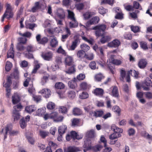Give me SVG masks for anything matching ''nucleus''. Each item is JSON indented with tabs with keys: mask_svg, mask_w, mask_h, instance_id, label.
I'll return each mask as SVG.
<instances>
[{
	"mask_svg": "<svg viewBox=\"0 0 152 152\" xmlns=\"http://www.w3.org/2000/svg\"><path fill=\"white\" fill-rule=\"evenodd\" d=\"M107 28L106 25L102 24L95 26L93 29L96 30L95 34L96 36L99 37L103 36Z\"/></svg>",
	"mask_w": 152,
	"mask_h": 152,
	"instance_id": "nucleus-1",
	"label": "nucleus"
},
{
	"mask_svg": "<svg viewBox=\"0 0 152 152\" xmlns=\"http://www.w3.org/2000/svg\"><path fill=\"white\" fill-rule=\"evenodd\" d=\"M104 113V111L102 110H96L95 111H91L89 112V115L95 118L102 117Z\"/></svg>",
	"mask_w": 152,
	"mask_h": 152,
	"instance_id": "nucleus-2",
	"label": "nucleus"
},
{
	"mask_svg": "<svg viewBox=\"0 0 152 152\" xmlns=\"http://www.w3.org/2000/svg\"><path fill=\"white\" fill-rule=\"evenodd\" d=\"M50 118L56 122L62 121L64 117L62 116L59 115L58 113L56 112H53L50 113Z\"/></svg>",
	"mask_w": 152,
	"mask_h": 152,
	"instance_id": "nucleus-3",
	"label": "nucleus"
},
{
	"mask_svg": "<svg viewBox=\"0 0 152 152\" xmlns=\"http://www.w3.org/2000/svg\"><path fill=\"white\" fill-rule=\"evenodd\" d=\"M53 53L51 51L43 52L41 54L42 58L45 60L50 61L52 60L53 57Z\"/></svg>",
	"mask_w": 152,
	"mask_h": 152,
	"instance_id": "nucleus-4",
	"label": "nucleus"
},
{
	"mask_svg": "<svg viewBox=\"0 0 152 152\" xmlns=\"http://www.w3.org/2000/svg\"><path fill=\"white\" fill-rule=\"evenodd\" d=\"M25 51L28 52L26 54V57L28 58H32L33 57L32 54L30 53L33 52L34 51V46L31 45H27L25 47Z\"/></svg>",
	"mask_w": 152,
	"mask_h": 152,
	"instance_id": "nucleus-5",
	"label": "nucleus"
},
{
	"mask_svg": "<svg viewBox=\"0 0 152 152\" xmlns=\"http://www.w3.org/2000/svg\"><path fill=\"white\" fill-rule=\"evenodd\" d=\"M83 147L84 148L83 149V151L84 152H86L91 149L92 146L91 140L88 138L86 139L84 141Z\"/></svg>",
	"mask_w": 152,
	"mask_h": 152,
	"instance_id": "nucleus-6",
	"label": "nucleus"
},
{
	"mask_svg": "<svg viewBox=\"0 0 152 152\" xmlns=\"http://www.w3.org/2000/svg\"><path fill=\"white\" fill-rule=\"evenodd\" d=\"M99 20V17L97 16L94 17L87 22L86 26L87 27H89L91 25L98 23Z\"/></svg>",
	"mask_w": 152,
	"mask_h": 152,
	"instance_id": "nucleus-7",
	"label": "nucleus"
},
{
	"mask_svg": "<svg viewBox=\"0 0 152 152\" xmlns=\"http://www.w3.org/2000/svg\"><path fill=\"white\" fill-rule=\"evenodd\" d=\"M91 88V85L86 82H83L80 85V89L82 90L88 91Z\"/></svg>",
	"mask_w": 152,
	"mask_h": 152,
	"instance_id": "nucleus-8",
	"label": "nucleus"
},
{
	"mask_svg": "<svg viewBox=\"0 0 152 152\" xmlns=\"http://www.w3.org/2000/svg\"><path fill=\"white\" fill-rule=\"evenodd\" d=\"M39 93L42 94L43 96L46 98H49L51 94L50 90L48 88L43 89L40 91Z\"/></svg>",
	"mask_w": 152,
	"mask_h": 152,
	"instance_id": "nucleus-9",
	"label": "nucleus"
},
{
	"mask_svg": "<svg viewBox=\"0 0 152 152\" xmlns=\"http://www.w3.org/2000/svg\"><path fill=\"white\" fill-rule=\"evenodd\" d=\"M144 84L147 87H145L144 85H142L141 87L143 88L144 90L148 91L149 90L148 86H152V82L151 80L148 77L145 79L144 82Z\"/></svg>",
	"mask_w": 152,
	"mask_h": 152,
	"instance_id": "nucleus-10",
	"label": "nucleus"
},
{
	"mask_svg": "<svg viewBox=\"0 0 152 152\" xmlns=\"http://www.w3.org/2000/svg\"><path fill=\"white\" fill-rule=\"evenodd\" d=\"M12 98V103L14 104L18 103L20 100V96L17 92L14 93Z\"/></svg>",
	"mask_w": 152,
	"mask_h": 152,
	"instance_id": "nucleus-11",
	"label": "nucleus"
},
{
	"mask_svg": "<svg viewBox=\"0 0 152 152\" xmlns=\"http://www.w3.org/2000/svg\"><path fill=\"white\" fill-rule=\"evenodd\" d=\"M72 113L75 116H78L83 114L82 109L77 107L73 108L72 110Z\"/></svg>",
	"mask_w": 152,
	"mask_h": 152,
	"instance_id": "nucleus-12",
	"label": "nucleus"
},
{
	"mask_svg": "<svg viewBox=\"0 0 152 152\" xmlns=\"http://www.w3.org/2000/svg\"><path fill=\"white\" fill-rule=\"evenodd\" d=\"M120 41L117 39H115L112 42L108 43V46L109 47L116 48L118 47L120 45Z\"/></svg>",
	"mask_w": 152,
	"mask_h": 152,
	"instance_id": "nucleus-13",
	"label": "nucleus"
},
{
	"mask_svg": "<svg viewBox=\"0 0 152 152\" xmlns=\"http://www.w3.org/2000/svg\"><path fill=\"white\" fill-rule=\"evenodd\" d=\"M6 134L9 132L10 135L14 136L17 135L19 133V132L17 130L12 131V128L8 125H7L6 127Z\"/></svg>",
	"mask_w": 152,
	"mask_h": 152,
	"instance_id": "nucleus-14",
	"label": "nucleus"
},
{
	"mask_svg": "<svg viewBox=\"0 0 152 152\" xmlns=\"http://www.w3.org/2000/svg\"><path fill=\"white\" fill-rule=\"evenodd\" d=\"M65 63L66 66H70L74 65L73 59L71 56H67L65 58Z\"/></svg>",
	"mask_w": 152,
	"mask_h": 152,
	"instance_id": "nucleus-15",
	"label": "nucleus"
},
{
	"mask_svg": "<svg viewBox=\"0 0 152 152\" xmlns=\"http://www.w3.org/2000/svg\"><path fill=\"white\" fill-rule=\"evenodd\" d=\"M56 15L61 19H64L65 18V13L62 9L59 8L57 10Z\"/></svg>",
	"mask_w": 152,
	"mask_h": 152,
	"instance_id": "nucleus-16",
	"label": "nucleus"
},
{
	"mask_svg": "<svg viewBox=\"0 0 152 152\" xmlns=\"http://www.w3.org/2000/svg\"><path fill=\"white\" fill-rule=\"evenodd\" d=\"M92 93L96 96H102L104 94V91L101 88H96L92 91Z\"/></svg>",
	"mask_w": 152,
	"mask_h": 152,
	"instance_id": "nucleus-17",
	"label": "nucleus"
},
{
	"mask_svg": "<svg viewBox=\"0 0 152 152\" xmlns=\"http://www.w3.org/2000/svg\"><path fill=\"white\" fill-rule=\"evenodd\" d=\"M80 151V150L79 148L75 146H69L64 149L65 152H77Z\"/></svg>",
	"mask_w": 152,
	"mask_h": 152,
	"instance_id": "nucleus-18",
	"label": "nucleus"
},
{
	"mask_svg": "<svg viewBox=\"0 0 152 152\" xmlns=\"http://www.w3.org/2000/svg\"><path fill=\"white\" fill-rule=\"evenodd\" d=\"M70 135L71 138L74 140L81 139L82 138L83 136V135H79L76 132L73 131L71 132Z\"/></svg>",
	"mask_w": 152,
	"mask_h": 152,
	"instance_id": "nucleus-19",
	"label": "nucleus"
},
{
	"mask_svg": "<svg viewBox=\"0 0 152 152\" xmlns=\"http://www.w3.org/2000/svg\"><path fill=\"white\" fill-rule=\"evenodd\" d=\"M12 81L11 77L10 76H7L6 80V82L5 83L4 82L3 83V86L6 88H10V87L12 84Z\"/></svg>",
	"mask_w": 152,
	"mask_h": 152,
	"instance_id": "nucleus-20",
	"label": "nucleus"
},
{
	"mask_svg": "<svg viewBox=\"0 0 152 152\" xmlns=\"http://www.w3.org/2000/svg\"><path fill=\"white\" fill-rule=\"evenodd\" d=\"M147 64V62L145 59H141L139 61L138 65V67L141 69L145 68Z\"/></svg>",
	"mask_w": 152,
	"mask_h": 152,
	"instance_id": "nucleus-21",
	"label": "nucleus"
},
{
	"mask_svg": "<svg viewBox=\"0 0 152 152\" xmlns=\"http://www.w3.org/2000/svg\"><path fill=\"white\" fill-rule=\"evenodd\" d=\"M53 38L51 39L50 42V45L52 48H55L58 45V42L56 37L54 36H51Z\"/></svg>",
	"mask_w": 152,
	"mask_h": 152,
	"instance_id": "nucleus-22",
	"label": "nucleus"
},
{
	"mask_svg": "<svg viewBox=\"0 0 152 152\" xmlns=\"http://www.w3.org/2000/svg\"><path fill=\"white\" fill-rule=\"evenodd\" d=\"M103 35L102 36V37L100 40L101 43L104 44L109 42L111 40L112 38L110 35L104 36Z\"/></svg>",
	"mask_w": 152,
	"mask_h": 152,
	"instance_id": "nucleus-23",
	"label": "nucleus"
},
{
	"mask_svg": "<svg viewBox=\"0 0 152 152\" xmlns=\"http://www.w3.org/2000/svg\"><path fill=\"white\" fill-rule=\"evenodd\" d=\"M111 129L113 130L114 132L117 134H121L123 132L122 129L116 126L114 124L111 126Z\"/></svg>",
	"mask_w": 152,
	"mask_h": 152,
	"instance_id": "nucleus-24",
	"label": "nucleus"
},
{
	"mask_svg": "<svg viewBox=\"0 0 152 152\" xmlns=\"http://www.w3.org/2000/svg\"><path fill=\"white\" fill-rule=\"evenodd\" d=\"M78 42V40L77 39H75V40L72 42L71 45L69 46L68 49L69 50H74L77 45V43Z\"/></svg>",
	"mask_w": 152,
	"mask_h": 152,
	"instance_id": "nucleus-25",
	"label": "nucleus"
},
{
	"mask_svg": "<svg viewBox=\"0 0 152 152\" xmlns=\"http://www.w3.org/2000/svg\"><path fill=\"white\" fill-rule=\"evenodd\" d=\"M86 53V52L84 51L81 50H79L77 53V57L80 60H82V59L85 58Z\"/></svg>",
	"mask_w": 152,
	"mask_h": 152,
	"instance_id": "nucleus-26",
	"label": "nucleus"
},
{
	"mask_svg": "<svg viewBox=\"0 0 152 152\" xmlns=\"http://www.w3.org/2000/svg\"><path fill=\"white\" fill-rule=\"evenodd\" d=\"M113 89L111 92V95L115 97L119 96V93L118 87L116 86H112Z\"/></svg>",
	"mask_w": 152,
	"mask_h": 152,
	"instance_id": "nucleus-27",
	"label": "nucleus"
},
{
	"mask_svg": "<svg viewBox=\"0 0 152 152\" xmlns=\"http://www.w3.org/2000/svg\"><path fill=\"white\" fill-rule=\"evenodd\" d=\"M75 7L76 10L80 12L84 7V5L83 3H75Z\"/></svg>",
	"mask_w": 152,
	"mask_h": 152,
	"instance_id": "nucleus-28",
	"label": "nucleus"
},
{
	"mask_svg": "<svg viewBox=\"0 0 152 152\" xmlns=\"http://www.w3.org/2000/svg\"><path fill=\"white\" fill-rule=\"evenodd\" d=\"M25 111L28 113H31L34 112L36 110L34 105H30L26 106L25 107Z\"/></svg>",
	"mask_w": 152,
	"mask_h": 152,
	"instance_id": "nucleus-29",
	"label": "nucleus"
},
{
	"mask_svg": "<svg viewBox=\"0 0 152 152\" xmlns=\"http://www.w3.org/2000/svg\"><path fill=\"white\" fill-rule=\"evenodd\" d=\"M69 87L71 89H75L77 87L76 82L74 80H71L68 83Z\"/></svg>",
	"mask_w": 152,
	"mask_h": 152,
	"instance_id": "nucleus-30",
	"label": "nucleus"
},
{
	"mask_svg": "<svg viewBox=\"0 0 152 152\" xmlns=\"http://www.w3.org/2000/svg\"><path fill=\"white\" fill-rule=\"evenodd\" d=\"M71 21L69 23V27L70 28H75L77 27L78 25V23L77 21L75 19V20H71Z\"/></svg>",
	"mask_w": 152,
	"mask_h": 152,
	"instance_id": "nucleus-31",
	"label": "nucleus"
},
{
	"mask_svg": "<svg viewBox=\"0 0 152 152\" xmlns=\"http://www.w3.org/2000/svg\"><path fill=\"white\" fill-rule=\"evenodd\" d=\"M41 8L39 2H37L35 3L34 6L32 8L31 11L33 12H35L37 10Z\"/></svg>",
	"mask_w": 152,
	"mask_h": 152,
	"instance_id": "nucleus-32",
	"label": "nucleus"
},
{
	"mask_svg": "<svg viewBox=\"0 0 152 152\" xmlns=\"http://www.w3.org/2000/svg\"><path fill=\"white\" fill-rule=\"evenodd\" d=\"M84 33L83 32H82L81 34L82 35H81V37L82 39L85 41L88 42L89 44L93 45L94 42V39L92 38H90L89 39H88L87 38L83 35H84Z\"/></svg>",
	"mask_w": 152,
	"mask_h": 152,
	"instance_id": "nucleus-33",
	"label": "nucleus"
},
{
	"mask_svg": "<svg viewBox=\"0 0 152 152\" xmlns=\"http://www.w3.org/2000/svg\"><path fill=\"white\" fill-rule=\"evenodd\" d=\"M67 129V126L65 125H62L59 127L58 129V132L59 134H61L63 135Z\"/></svg>",
	"mask_w": 152,
	"mask_h": 152,
	"instance_id": "nucleus-34",
	"label": "nucleus"
},
{
	"mask_svg": "<svg viewBox=\"0 0 152 152\" xmlns=\"http://www.w3.org/2000/svg\"><path fill=\"white\" fill-rule=\"evenodd\" d=\"M65 85L64 83L61 82L56 83L55 85V88L56 89H62L64 88Z\"/></svg>",
	"mask_w": 152,
	"mask_h": 152,
	"instance_id": "nucleus-35",
	"label": "nucleus"
},
{
	"mask_svg": "<svg viewBox=\"0 0 152 152\" xmlns=\"http://www.w3.org/2000/svg\"><path fill=\"white\" fill-rule=\"evenodd\" d=\"M68 19H70L71 20H75L76 19L75 17V14L72 11L70 10H67Z\"/></svg>",
	"mask_w": 152,
	"mask_h": 152,
	"instance_id": "nucleus-36",
	"label": "nucleus"
},
{
	"mask_svg": "<svg viewBox=\"0 0 152 152\" xmlns=\"http://www.w3.org/2000/svg\"><path fill=\"white\" fill-rule=\"evenodd\" d=\"M112 110L113 112L118 114L119 116L120 115L121 110L118 106L117 105L113 106L112 107Z\"/></svg>",
	"mask_w": 152,
	"mask_h": 152,
	"instance_id": "nucleus-37",
	"label": "nucleus"
},
{
	"mask_svg": "<svg viewBox=\"0 0 152 152\" xmlns=\"http://www.w3.org/2000/svg\"><path fill=\"white\" fill-rule=\"evenodd\" d=\"M95 136V132L94 130L92 129L89 131H88L86 134V136L88 138H93Z\"/></svg>",
	"mask_w": 152,
	"mask_h": 152,
	"instance_id": "nucleus-38",
	"label": "nucleus"
},
{
	"mask_svg": "<svg viewBox=\"0 0 152 152\" xmlns=\"http://www.w3.org/2000/svg\"><path fill=\"white\" fill-rule=\"evenodd\" d=\"M67 95L69 98L73 99L75 97L76 94L74 91L70 90L68 92Z\"/></svg>",
	"mask_w": 152,
	"mask_h": 152,
	"instance_id": "nucleus-39",
	"label": "nucleus"
},
{
	"mask_svg": "<svg viewBox=\"0 0 152 152\" xmlns=\"http://www.w3.org/2000/svg\"><path fill=\"white\" fill-rule=\"evenodd\" d=\"M131 30L134 33L140 31V28L138 26H131L130 27Z\"/></svg>",
	"mask_w": 152,
	"mask_h": 152,
	"instance_id": "nucleus-40",
	"label": "nucleus"
},
{
	"mask_svg": "<svg viewBox=\"0 0 152 152\" xmlns=\"http://www.w3.org/2000/svg\"><path fill=\"white\" fill-rule=\"evenodd\" d=\"M121 134H118L114 132L109 136V138L111 140H113L121 137Z\"/></svg>",
	"mask_w": 152,
	"mask_h": 152,
	"instance_id": "nucleus-41",
	"label": "nucleus"
},
{
	"mask_svg": "<svg viewBox=\"0 0 152 152\" xmlns=\"http://www.w3.org/2000/svg\"><path fill=\"white\" fill-rule=\"evenodd\" d=\"M80 48L81 50L87 52L90 49L89 46L84 43H83L80 45Z\"/></svg>",
	"mask_w": 152,
	"mask_h": 152,
	"instance_id": "nucleus-42",
	"label": "nucleus"
},
{
	"mask_svg": "<svg viewBox=\"0 0 152 152\" xmlns=\"http://www.w3.org/2000/svg\"><path fill=\"white\" fill-rule=\"evenodd\" d=\"M132 7L134 10V9H139L140 10H141L142 9V7L140 4L135 1L133 2Z\"/></svg>",
	"mask_w": 152,
	"mask_h": 152,
	"instance_id": "nucleus-43",
	"label": "nucleus"
},
{
	"mask_svg": "<svg viewBox=\"0 0 152 152\" xmlns=\"http://www.w3.org/2000/svg\"><path fill=\"white\" fill-rule=\"evenodd\" d=\"M20 115L19 113H14L12 115V119L14 122H16V121L19 119L20 118Z\"/></svg>",
	"mask_w": 152,
	"mask_h": 152,
	"instance_id": "nucleus-44",
	"label": "nucleus"
},
{
	"mask_svg": "<svg viewBox=\"0 0 152 152\" xmlns=\"http://www.w3.org/2000/svg\"><path fill=\"white\" fill-rule=\"evenodd\" d=\"M140 46L141 48L143 50H146L148 49L147 43L144 41L140 42Z\"/></svg>",
	"mask_w": 152,
	"mask_h": 152,
	"instance_id": "nucleus-45",
	"label": "nucleus"
},
{
	"mask_svg": "<svg viewBox=\"0 0 152 152\" xmlns=\"http://www.w3.org/2000/svg\"><path fill=\"white\" fill-rule=\"evenodd\" d=\"M30 119V116L28 115L25 118H23L20 119V124H26L29 121Z\"/></svg>",
	"mask_w": 152,
	"mask_h": 152,
	"instance_id": "nucleus-46",
	"label": "nucleus"
},
{
	"mask_svg": "<svg viewBox=\"0 0 152 152\" xmlns=\"http://www.w3.org/2000/svg\"><path fill=\"white\" fill-rule=\"evenodd\" d=\"M103 148L102 145H97L95 146L92 147V150L95 152H97L101 150Z\"/></svg>",
	"mask_w": 152,
	"mask_h": 152,
	"instance_id": "nucleus-47",
	"label": "nucleus"
},
{
	"mask_svg": "<svg viewBox=\"0 0 152 152\" xmlns=\"http://www.w3.org/2000/svg\"><path fill=\"white\" fill-rule=\"evenodd\" d=\"M115 18L117 19L121 20L124 18V14L122 11L116 14Z\"/></svg>",
	"mask_w": 152,
	"mask_h": 152,
	"instance_id": "nucleus-48",
	"label": "nucleus"
},
{
	"mask_svg": "<svg viewBox=\"0 0 152 152\" xmlns=\"http://www.w3.org/2000/svg\"><path fill=\"white\" fill-rule=\"evenodd\" d=\"M71 66L69 67L68 70L66 71V73L69 74H72L74 73L75 71L74 65Z\"/></svg>",
	"mask_w": 152,
	"mask_h": 152,
	"instance_id": "nucleus-49",
	"label": "nucleus"
},
{
	"mask_svg": "<svg viewBox=\"0 0 152 152\" xmlns=\"http://www.w3.org/2000/svg\"><path fill=\"white\" fill-rule=\"evenodd\" d=\"M92 16V13L91 12H86L83 15V16L85 20H88Z\"/></svg>",
	"mask_w": 152,
	"mask_h": 152,
	"instance_id": "nucleus-50",
	"label": "nucleus"
},
{
	"mask_svg": "<svg viewBox=\"0 0 152 152\" xmlns=\"http://www.w3.org/2000/svg\"><path fill=\"white\" fill-rule=\"evenodd\" d=\"M120 79L121 80L123 81L124 78L126 77V72L123 69L120 70Z\"/></svg>",
	"mask_w": 152,
	"mask_h": 152,
	"instance_id": "nucleus-51",
	"label": "nucleus"
},
{
	"mask_svg": "<svg viewBox=\"0 0 152 152\" xmlns=\"http://www.w3.org/2000/svg\"><path fill=\"white\" fill-rule=\"evenodd\" d=\"M23 44L20 43H18L16 46V48L18 50L20 51H22L25 50V47L23 46Z\"/></svg>",
	"mask_w": 152,
	"mask_h": 152,
	"instance_id": "nucleus-52",
	"label": "nucleus"
},
{
	"mask_svg": "<svg viewBox=\"0 0 152 152\" xmlns=\"http://www.w3.org/2000/svg\"><path fill=\"white\" fill-rule=\"evenodd\" d=\"M95 77L97 81H100L102 79L104 78V76L102 74L100 73L96 75Z\"/></svg>",
	"mask_w": 152,
	"mask_h": 152,
	"instance_id": "nucleus-53",
	"label": "nucleus"
},
{
	"mask_svg": "<svg viewBox=\"0 0 152 152\" xmlns=\"http://www.w3.org/2000/svg\"><path fill=\"white\" fill-rule=\"evenodd\" d=\"M32 134L31 133H30L31 136H30L28 135L27 134L26 135V137L29 142L31 145H34V141L33 138L31 136Z\"/></svg>",
	"mask_w": 152,
	"mask_h": 152,
	"instance_id": "nucleus-54",
	"label": "nucleus"
},
{
	"mask_svg": "<svg viewBox=\"0 0 152 152\" xmlns=\"http://www.w3.org/2000/svg\"><path fill=\"white\" fill-rule=\"evenodd\" d=\"M124 39L127 40H131L132 39V35L130 32H128L125 33L124 35Z\"/></svg>",
	"mask_w": 152,
	"mask_h": 152,
	"instance_id": "nucleus-55",
	"label": "nucleus"
},
{
	"mask_svg": "<svg viewBox=\"0 0 152 152\" xmlns=\"http://www.w3.org/2000/svg\"><path fill=\"white\" fill-rule=\"evenodd\" d=\"M12 67V63L9 61H7L5 66V69L7 71L9 72L11 69Z\"/></svg>",
	"mask_w": 152,
	"mask_h": 152,
	"instance_id": "nucleus-56",
	"label": "nucleus"
},
{
	"mask_svg": "<svg viewBox=\"0 0 152 152\" xmlns=\"http://www.w3.org/2000/svg\"><path fill=\"white\" fill-rule=\"evenodd\" d=\"M13 108L16 111H20L23 108V106L20 103H19L13 107Z\"/></svg>",
	"mask_w": 152,
	"mask_h": 152,
	"instance_id": "nucleus-57",
	"label": "nucleus"
},
{
	"mask_svg": "<svg viewBox=\"0 0 152 152\" xmlns=\"http://www.w3.org/2000/svg\"><path fill=\"white\" fill-rule=\"evenodd\" d=\"M129 71H131L130 72V75L134 77L135 78H137L138 77L139 73L138 72H137L134 70H130Z\"/></svg>",
	"mask_w": 152,
	"mask_h": 152,
	"instance_id": "nucleus-58",
	"label": "nucleus"
},
{
	"mask_svg": "<svg viewBox=\"0 0 152 152\" xmlns=\"http://www.w3.org/2000/svg\"><path fill=\"white\" fill-rule=\"evenodd\" d=\"M89 95L87 92H83L79 96V98L82 99H86L88 98Z\"/></svg>",
	"mask_w": 152,
	"mask_h": 152,
	"instance_id": "nucleus-59",
	"label": "nucleus"
},
{
	"mask_svg": "<svg viewBox=\"0 0 152 152\" xmlns=\"http://www.w3.org/2000/svg\"><path fill=\"white\" fill-rule=\"evenodd\" d=\"M57 52L58 53H60L64 56H66V53L65 51L63 49L61 46H60L58 49Z\"/></svg>",
	"mask_w": 152,
	"mask_h": 152,
	"instance_id": "nucleus-60",
	"label": "nucleus"
},
{
	"mask_svg": "<svg viewBox=\"0 0 152 152\" xmlns=\"http://www.w3.org/2000/svg\"><path fill=\"white\" fill-rule=\"evenodd\" d=\"M34 100L37 103H38L41 100V96L39 95H34L33 96Z\"/></svg>",
	"mask_w": 152,
	"mask_h": 152,
	"instance_id": "nucleus-61",
	"label": "nucleus"
},
{
	"mask_svg": "<svg viewBox=\"0 0 152 152\" xmlns=\"http://www.w3.org/2000/svg\"><path fill=\"white\" fill-rule=\"evenodd\" d=\"M6 18L10 19L12 18L13 16V13L12 11H5L4 14H5Z\"/></svg>",
	"mask_w": 152,
	"mask_h": 152,
	"instance_id": "nucleus-62",
	"label": "nucleus"
},
{
	"mask_svg": "<svg viewBox=\"0 0 152 152\" xmlns=\"http://www.w3.org/2000/svg\"><path fill=\"white\" fill-rule=\"evenodd\" d=\"M89 66L92 70H95L96 68V64L94 61H91L89 64Z\"/></svg>",
	"mask_w": 152,
	"mask_h": 152,
	"instance_id": "nucleus-63",
	"label": "nucleus"
},
{
	"mask_svg": "<svg viewBox=\"0 0 152 152\" xmlns=\"http://www.w3.org/2000/svg\"><path fill=\"white\" fill-rule=\"evenodd\" d=\"M49 133L48 132H45L43 131H40L39 134L41 137L43 138H45L46 136L48 135Z\"/></svg>",
	"mask_w": 152,
	"mask_h": 152,
	"instance_id": "nucleus-64",
	"label": "nucleus"
}]
</instances>
